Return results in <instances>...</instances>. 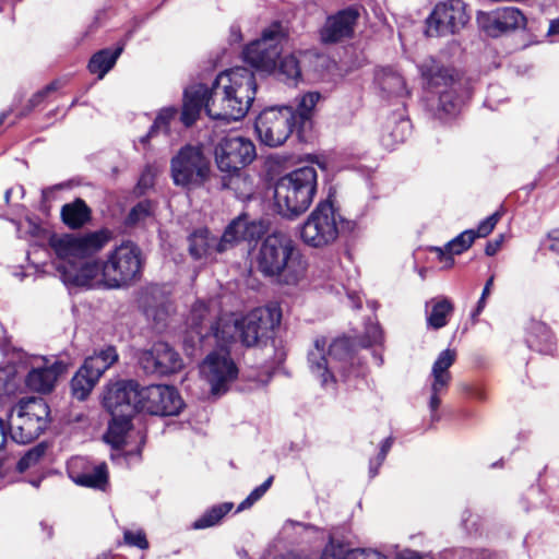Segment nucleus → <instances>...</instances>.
I'll return each mask as SVG.
<instances>
[{"instance_id":"obj_23","label":"nucleus","mask_w":559,"mask_h":559,"mask_svg":"<svg viewBox=\"0 0 559 559\" xmlns=\"http://www.w3.org/2000/svg\"><path fill=\"white\" fill-rule=\"evenodd\" d=\"M139 364L146 373L160 376L177 372L183 365L180 355L165 342H157L151 349L142 350Z\"/></svg>"},{"instance_id":"obj_48","label":"nucleus","mask_w":559,"mask_h":559,"mask_svg":"<svg viewBox=\"0 0 559 559\" xmlns=\"http://www.w3.org/2000/svg\"><path fill=\"white\" fill-rule=\"evenodd\" d=\"M343 559H388V557L377 549L356 548L348 550Z\"/></svg>"},{"instance_id":"obj_6","label":"nucleus","mask_w":559,"mask_h":559,"mask_svg":"<svg viewBox=\"0 0 559 559\" xmlns=\"http://www.w3.org/2000/svg\"><path fill=\"white\" fill-rule=\"evenodd\" d=\"M418 69L430 88L443 87V90L437 91L439 94L438 112L447 116L456 115L468 97V92L463 88V82L455 76L454 70L441 66L433 58L425 59Z\"/></svg>"},{"instance_id":"obj_38","label":"nucleus","mask_w":559,"mask_h":559,"mask_svg":"<svg viewBox=\"0 0 559 559\" xmlns=\"http://www.w3.org/2000/svg\"><path fill=\"white\" fill-rule=\"evenodd\" d=\"M23 378L13 365L0 367V396L14 395L21 389Z\"/></svg>"},{"instance_id":"obj_5","label":"nucleus","mask_w":559,"mask_h":559,"mask_svg":"<svg viewBox=\"0 0 559 559\" xmlns=\"http://www.w3.org/2000/svg\"><path fill=\"white\" fill-rule=\"evenodd\" d=\"M350 360L352 345L346 337L335 338L328 349L326 338L316 337L308 353L309 369L325 389H334L337 374L345 376Z\"/></svg>"},{"instance_id":"obj_35","label":"nucleus","mask_w":559,"mask_h":559,"mask_svg":"<svg viewBox=\"0 0 559 559\" xmlns=\"http://www.w3.org/2000/svg\"><path fill=\"white\" fill-rule=\"evenodd\" d=\"M63 223L72 229L81 228L91 218V210L81 199L67 203L61 209Z\"/></svg>"},{"instance_id":"obj_8","label":"nucleus","mask_w":559,"mask_h":559,"mask_svg":"<svg viewBox=\"0 0 559 559\" xmlns=\"http://www.w3.org/2000/svg\"><path fill=\"white\" fill-rule=\"evenodd\" d=\"M342 216L334 209L330 198L318 203L307 219L299 226V238L313 249L333 246L340 237Z\"/></svg>"},{"instance_id":"obj_26","label":"nucleus","mask_w":559,"mask_h":559,"mask_svg":"<svg viewBox=\"0 0 559 559\" xmlns=\"http://www.w3.org/2000/svg\"><path fill=\"white\" fill-rule=\"evenodd\" d=\"M178 117V109L174 106L162 108L150 127L147 133L134 142V147L139 152H143L147 157L154 150L157 139L160 134L169 136L171 133V124Z\"/></svg>"},{"instance_id":"obj_14","label":"nucleus","mask_w":559,"mask_h":559,"mask_svg":"<svg viewBox=\"0 0 559 559\" xmlns=\"http://www.w3.org/2000/svg\"><path fill=\"white\" fill-rule=\"evenodd\" d=\"M469 21L466 5L462 0L439 1L427 19V33L448 36L459 33Z\"/></svg>"},{"instance_id":"obj_31","label":"nucleus","mask_w":559,"mask_h":559,"mask_svg":"<svg viewBox=\"0 0 559 559\" xmlns=\"http://www.w3.org/2000/svg\"><path fill=\"white\" fill-rule=\"evenodd\" d=\"M427 325L433 330H439L448 324L454 307L448 298H435L426 304Z\"/></svg>"},{"instance_id":"obj_20","label":"nucleus","mask_w":559,"mask_h":559,"mask_svg":"<svg viewBox=\"0 0 559 559\" xmlns=\"http://www.w3.org/2000/svg\"><path fill=\"white\" fill-rule=\"evenodd\" d=\"M201 372L211 385L213 394H223L237 378L238 368L228 350H214L209 354L201 366Z\"/></svg>"},{"instance_id":"obj_57","label":"nucleus","mask_w":559,"mask_h":559,"mask_svg":"<svg viewBox=\"0 0 559 559\" xmlns=\"http://www.w3.org/2000/svg\"><path fill=\"white\" fill-rule=\"evenodd\" d=\"M549 249L559 252V229H554L548 235Z\"/></svg>"},{"instance_id":"obj_28","label":"nucleus","mask_w":559,"mask_h":559,"mask_svg":"<svg viewBox=\"0 0 559 559\" xmlns=\"http://www.w3.org/2000/svg\"><path fill=\"white\" fill-rule=\"evenodd\" d=\"M526 20L524 14L516 8H501L489 13L484 22V28L491 36L501 33L522 28Z\"/></svg>"},{"instance_id":"obj_17","label":"nucleus","mask_w":559,"mask_h":559,"mask_svg":"<svg viewBox=\"0 0 559 559\" xmlns=\"http://www.w3.org/2000/svg\"><path fill=\"white\" fill-rule=\"evenodd\" d=\"M215 156L221 171L235 175L255 158V146L246 138L227 136L217 146Z\"/></svg>"},{"instance_id":"obj_34","label":"nucleus","mask_w":559,"mask_h":559,"mask_svg":"<svg viewBox=\"0 0 559 559\" xmlns=\"http://www.w3.org/2000/svg\"><path fill=\"white\" fill-rule=\"evenodd\" d=\"M376 82L388 95L403 96L407 94L404 78L392 68H382L376 73Z\"/></svg>"},{"instance_id":"obj_62","label":"nucleus","mask_w":559,"mask_h":559,"mask_svg":"<svg viewBox=\"0 0 559 559\" xmlns=\"http://www.w3.org/2000/svg\"><path fill=\"white\" fill-rule=\"evenodd\" d=\"M230 36H231V40L237 43V41H240L241 40V33H240V28L238 26H235L233 25L230 27Z\"/></svg>"},{"instance_id":"obj_16","label":"nucleus","mask_w":559,"mask_h":559,"mask_svg":"<svg viewBox=\"0 0 559 559\" xmlns=\"http://www.w3.org/2000/svg\"><path fill=\"white\" fill-rule=\"evenodd\" d=\"M297 164L299 166L286 175H317V170L313 168V165H317L319 170L322 173L356 171L370 174L373 171L371 167L362 164L360 159L340 154L329 156L308 154L305 157L299 158Z\"/></svg>"},{"instance_id":"obj_51","label":"nucleus","mask_w":559,"mask_h":559,"mask_svg":"<svg viewBox=\"0 0 559 559\" xmlns=\"http://www.w3.org/2000/svg\"><path fill=\"white\" fill-rule=\"evenodd\" d=\"M60 86L61 84L59 81H53L46 85L43 90L32 96L29 99L31 107L34 108L38 106L49 93L57 91Z\"/></svg>"},{"instance_id":"obj_37","label":"nucleus","mask_w":559,"mask_h":559,"mask_svg":"<svg viewBox=\"0 0 559 559\" xmlns=\"http://www.w3.org/2000/svg\"><path fill=\"white\" fill-rule=\"evenodd\" d=\"M233 507L231 502H223L211 507L192 523V527L194 530H204L217 525L231 511Z\"/></svg>"},{"instance_id":"obj_54","label":"nucleus","mask_w":559,"mask_h":559,"mask_svg":"<svg viewBox=\"0 0 559 559\" xmlns=\"http://www.w3.org/2000/svg\"><path fill=\"white\" fill-rule=\"evenodd\" d=\"M392 445H393V438L392 437H388V438H385L382 441L381 447H380V452L377 455L378 456V465H382L383 464V462H384V460L386 457V454L391 450Z\"/></svg>"},{"instance_id":"obj_40","label":"nucleus","mask_w":559,"mask_h":559,"mask_svg":"<svg viewBox=\"0 0 559 559\" xmlns=\"http://www.w3.org/2000/svg\"><path fill=\"white\" fill-rule=\"evenodd\" d=\"M278 74L287 84H297L301 78L299 61L294 55L282 58L278 66Z\"/></svg>"},{"instance_id":"obj_10","label":"nucleus","mask_w":559,"mask_h":559,"mask_svg":"<svg viewBox=\"0 0 559 559\" xmlns=\"http://www.w3.org/2000/svg\"><path fill=\"white\" fill-rule=\"evenodd\" d=\"M143 257L140 247L124 241L111 250L104 261L105 286L119 288L140 278Z\"/></svg>"},{"instance_id":"obj_11","label":"nucleus","mask_w":559,"mask_h":559,"mask_svg":"<svg viewBox=\"0 0 559 559\" xmlns=\"http://www.w3.org/2000/svg\"><path fill=\"white\" fill-rule=\"evenodd\" d=\"M286 36V29L280 22L272 23L263 29L260 38L246 46L242 52L245 62L259 71L273 72Z\"/></svg>"},{"instance_id":"obj_27","label":"nucleus","mask_w":559,"mask_h":559,"mask_svg":"<svg viewBox=\"0 0 559 559\" xmlns=\"http://www.w3.org/2000/svg\"><path fill=\"white\" fill-rule=\"evenodd\" d=\"M259 233L255 222H249L247 215H240L233 219L219 238L218 251L226 252L237 243L245 240H253Z\"/></svg>"},{"instance_id":"obj_60","label":"nucleus","mask_w":559,"mask_h":559,"mask_svg":"<svg viewBox=\"0 0 559 559\" xmlns=\"http://www.w3.org/2000/svg\"><path fill=\"white\" fill-rule=\"evenodd\" d=\"M548 35H559V16L550 21Z\"/></svg>"},{"instance_id":"obj_12","label":"nucleus","mask_w":559,"mask_h":559,"mask_svg":"<svg viewBox=\"0 0 559 559\" xmlns=\"http://www.w3.org/2000/svg\"><path fill=\"white\" fill-rule=\"evenodd\" d=\"M296 126V115L292 107H269L255 119L254 128L260 141L270 146L282 145Z\"/></svg>"},{"instance_id":"obj_56","label":"nucleus","mask_w":559,"mask_h":559,"mask_svg":"<svg viewBox=\"0 0 559 559\" xmlns=\"http://www.w3.org/2000/svg\"><path fill=\"white\" fill-rule=\"evenodd\" d=\"M8 441V429L5 423L0 419V461L4 457V447Z\"/></svg>"},{"instance_id":"obj_52","label":"nucleus","mask_w":559,"mask_h":559,"mask_svg":"<svg viewBox=\"0 0 559 559\" xmlns=\"http://www.w3.org/2000/svg\"><path fill=\"white\" fill-rule=\"evenodd\" d=\"M492 285H493V276H490L485 284L481 296L477 302V307H476L475 311L472 313L473 318H476L477 316H479L480 312L484 310V308L486 306V299L490 295Z\"/></svg>"},{"instance_id":"obj_55","label":"nucleus","mask_w":559,"mask_h":559,"mask_svg":"<svg viewBox=\"0 0 559 559\" xmlns=\"http://www.w3.org/2000/svg\"><path fill=\"white\" fill-rule=\"evenodd\" d=\"M503 242V235H499L496 239L488 241L485 247V253L489 257L495 255Z\"/></svg>"},{"instance_id":"obj_13","label":"nucleus","mask_w":559,"mask_h":559,"mask_svg":"<svg viewBox=\"0 0 559 559\" xmlns=\"http://www.w3.org/2000/svg\"><path fill=\"white\" fill-rule=\"evenodd\" d=\"M117 359L118 354L112 346H108L99 353L87 357L71 380L73 396L80 401H84L103 373L110 368Z\"/></svg>"},{"instance_id":"obj_46","label":"nucleus","mask_w":559,"mask_h":559,"mask_svg":"<svg viewBox=\"0 0 559 559\" xmlns=\"http://www.w3.org/2000/svg\"><path fill=\"white\" fill-rule=\"evenodd\" d=\"M273 481V476H270L263 484L254 488L250 495L238 506L237 512L249 509L253 503L262 498V496L269 490Z\"/></svg>"},{"instance_id":"obj_25","label":"nucleus","mask_w":559,"mask_h":559,"mask_svg":"<svg viewBox=\"0 0 559 559\" xmlns=\"http://www.w3.org/2000/svg\"><path fill=\"white\" fill-rule=\"evenodd\" d=\"M210 158L200 145L186 144L170 159L171 175H207Z\"/></svg>"},{"instance_id":"obj_44","label":"nucleus","mask_w":559,"mask_h":559,"mask_svg":"<svg viewBox=\"0 0 559 559\" xmlns=\"http://www.w3.org/2000/svg\"><path fill=\"white\" fill-rule=\"evenodd\" d=\"M46 452V445L40 443L28 450L17 462V469L24 472L36 464L43 459Z\"/></svg>"},{"instance_id":"obj_49","label":"nucleus","mask_w":559,"mask_h":559,"mask_svg":"<svg viewBox=\"0 0 559 559\" xmlns=\"http://www.w3.org/2000/svg\"><path fill=\"white\" fill-rule=\"evenodd\" d=\"M123 540L129 546L138 547L140 549L148 548V542L143 531L133 532L126 530L123 532Z\"/></svg>"},{"instance_id":"obj_7","label":"nucleus","mask_w":559,"mask_h":559,"mask_svg":"<svg viewBox=\"0 0 559 559\" xmlns=\"http://www.w3.org/2000/svg\"><path fill=\"white\" fill-rule=\"evenodd\" d=\"M274 186V199L280 214L288 219H295L304 214L311 205L317 193V177H269Z\"/></svg>"},{"instance_id":"obj_59","label":"nucleus","mask_w":559,"mask_h":559,"mask_svg":"<svg viewBox=\"0 0 559 559\" xmlns=\"http://www.w3.org/2000/svg\"><path fill=\"white\" fill-rule=\"evenodd\" d=\"M429 250L431 252L436 253L437 259L439 260V262L443 261V259L448 255V251L445 250V246L444 247H431Z\"/></svg>"},{"instance_id":"obj_22","label":"nucleus","mask_w":559,"mask_h":559,"mask_svg":"<svg viewBox=\"0 0 559 559\" xmlns=\"http://www.w3.org/2000/svg\"><path fill=\"white\" fill-rule=\"evenodd\" d=\"M141 389L135 381H117L107 385L103 395V406L111 414L133 415L140 411Z\"/></svg>"},{"instance_id":"obj_1","label":"nucleus","mask_w":559,"mask_h":559,"mask_svg":"<svg viewBox=\"0 0 559 559\" xmlns=\"http://www.w3.org/2000/svg\"><path fill=\"white\" fill-rule=\"evenodd\" d=\"M257 93V82L252 71L236 67L219 73L211 88L202 83L185 90L180 120L191 127L204 108L215 120L236 121L245 117Z\"/></svg>"},{"instance_id":"obj_53","label":"nucleus","mask_w":559,"mask_h":559,"mask_svg":"<svg viewBox=\"0 0 559 559\" xmlns=\"http://www.w3.org/2000/svg\"><path fill=\"white\" fill-rule=\"evenodd\" d=\"M462 390L474 400L484 401L486 399L485 389L478 384L465 383L462 384Z\"/></svg>"},{"instance_id":"obj_64","label":"nucleus","mask_w":559,"mask_h":559,"mask_svg":"<svg viewBox=\"0 0 559 559\" xmlns=\"http://www.w3.org/2000/svg\"><path fill=\"white\" fill-rule=\"evenodd\" d=\"M191 178L192 177H179V176L173 177L176 186H187L190 182Z\"/></svg>"},{"instance_id":"obj_58","label":"nucleus","mask_w":559,"mask_h":559,"mask_svg":"<svg viewBox=\"0 0 559 559\" xmlns=\"http://www.w3.org/2000/svg\"><path fill=\"white\" fill-rule=\"evenodd\" d=\"M250 177H240V176H237V177H228V182H224V186H229V185H237V186H246L248 183V179Z\"/></svg>"},{"instance_id":"obj_3","label":"nucleus","mask_w":559,"mask_h":559,"mask_svg":"<svg viewBox=\"0 0 559 559\" xmlns=\"http://www.w3.org/2000/svg\"><path fill=\"white\" fill-rule=\"evenodd\" d=\"M257 265L264 276L286 285L298 284L307 271V263L294 241L281 233L267 235L262 240Z\"/></svg>"},{"instance_id":"obj_32","label":"nucleus","mask_w":559,"mask_h":559,"mask_svg":"<svg viewBox=\"0 0 559 559\" xmlns=\"http://www.w3.org/2000/svg\"><path fill=\"white\" fill-rule=\"evenodd\" d=\"M122 50L123 47L119 46L115 49L105 48L95 52L88 62V71L96 74L98 79H103L114 68Z\"/></svg>"},{"instance_id":"obj_33","label":"nucleus","mask_w":559,"mask_h":559,"mask_svg":"<svg viewBox=\"0 0 559 559\" xmlns=\"http://www.w3.org/2000/svg\"><path fill=\"white\" fill-rule=\"evenodd\" d=\"M112 419L109 423L108 430L104 436L107 443L111 444L115 449H120L126 444V437L130 430V421L133 415L121 414L111 415Z\"/></svg>"},{"instance_id":"obj_47","label":"nucleus","mask_w":559,"mask_h":559,"mask_svg":"<svg viewBox=\"0 0 559 559\" xmlns=\"http://www.w3.org/2000/svg\"><path fill=\"white\" fill-rule=\"evenodd\" d=\"M501 216H502V213L500 211H496L490 216H488L484 221H481L478 224L477 228L474 229L475 239L476 238H485L489 234H491V231L495 229L496 225L500 221Z\"/></svg>"},{"instance_id":"obj_21","label":"nucleus","mask_w":559,"mask_h":559,"mask_svg":"<svg viewBox=\"0 0 559 559\" xmlns=\"http://www.w3.org/2000/svg\"><path fill=\"white\" fill-rule=\"evenodd\" d=\"M456 359V352L454 349L447 348L442 350L436 361L432 365L431 373L429 377V400L428 407L431 413V419L438 420L437 414L441 399L448 392L449 385L452 380L450 367Z\"/></svg>"},{"instance_id":"obj_15","label":"nucleus","mask_w":559,"mask_h":559,"mask_svg":"<svg viewBox=\"0 0 559 559\" xmlns=\"http://www.w3.org/2000/svg\"><path fill=\"white\" fill-rule=\"evenodd\" d=\"M281 311L276 306L260 307L239 317L240 342L254 346L281 323Z\"/></svg>"},{"instance_id":"obj_36","label":"nucleus","mask_w":559,"mask_h":559,"mask_svg":"<svg viewBox=\"0 0 559 559\" xmlns=\"http://www.w3.org/2000/svg\"><path fill=\"white\" fill-rule=\"evenodd\" d=\"M75 484L103 489L108 480L107 466L105 463L98 464L92 468V471L80 473L78 475H71Z\"/></svg>"},{"instance_id":"obj_29","label":"nucleus","mask_w":559,"mask_h":559,"mask_svg":"<svg viewBox=\"0 0 559 559\" xmlns=\"http://www.w3.org/2000/svg\"><path fill=\"white\" fill-rule=\"evenodd\" d=\"M218 243L219 239L211 235L209 229H198L189 237V252L197 260H213L217 253H221Z\"/></svg>"},{"instance_id":"obj_18","label":"nucleus","mask_w":559,"mask_h":559,"mask_svg":"<svg viewBox=\"0 0 559 559\" xmlns=\"http://www.w3.org/2000/svg\"><path fill=\"white\" fill-rule=\"evenodd\" d=\"M183 407V401L176 388L153 384L141 388L140 411L156 416H176Z\"/></svg>"},{"instance_id":"obj_43","label":"nucleus","mask_w":559,"mask_h":559,"mask_svg":"<svg viewBox=\"0 0 559 559\" xmlns=\"http://www.w3.org/2000/svg\"><path fill=\"white\" fill-rule=\"evenodd\" d=\"M443 559H493L492 555L485 549H453L442 554Z\"/></svg>"},{"instance_id":"obj_2","label":"nucleus","mask_w":559,"mask_h":559,"mask_svg":"<svg viewBox=\"0 0 559 559\" xmlns=\"http://www.w3.org/2000/svg\"><path fill=\"white\" fill-rule=\"evenodd\" d=\"M108 241L107 230L52 235L49 238V247L56 255L52 263L62 282L73 286H105L104 262L95 255Z\"/></svg>"},{"instance_id":"obj_41","label":"nucleus","mask_w":559,"mask_h":559,"mask_svg":"<svg viewBox=\"0 0 559 559\" xmlns=\"http://www.w3.org/2000/svg\"><path fill=\"white\" fill-rule=\"evenodd\" d=\"M320 97L321 96L318 92H308L298 99L297 108L294 110L296 115V122L300 121L301 123H305L309 120Z\"/></svg>"},{"instance_id":"obj_63","label":"nucleus","mask_w":559,"mask_h":559,"mask_svg":"<svg viewBox=\"0 0 559 559\" xmlns=\"http://www.w3.org/2000/svg\"><path fill=\"white\" fill-rule=\"evenodd\" d=\"M453 254L448 252V255L441 261L443 269H451L454 265Z\"/></svg>"},{"instance_id":"obj_9","label":"nucleus","mask_w":559,"mask_h":559,"mask_svg":"<svg viewBox=\"0 0 559 559\" xmlns=\"http://www.w3.org/2000/svg\"><path fill=\"white\" fill-rule=\"evenodd\" d=\"M49 407L40 397L21 400L11 411L9 429L16 443H29L47 428Z\"/></svg>"},{"instance_id":"obj_19","label":"nucleus","mask_w":559,"mask_h":559,"mask_svg":"<svg viewBox=\"0 0 559 559\" xmlns=\"http://www.w3.org/2000/svg\"><path fill=\"white\" fill-rule=\"evenodd\" d=\"M70 362L58 358L29 357L26 361L29 370L24 378L25 384L32 391L48 393L55 388L58 377L67 371Z\"/></svg>"},{"instance_id":"obj_4","label":"nucleus","mask_w":559,"mask_h":559,"mask_svg":"<svg viewBox=\"0 0 559 559\" xmlns=\"http://www.w3.org/2000/svg\"><path fill=\"white\" fill-rule=\"evenodd\" d=\"M188 325L195 333L199 343L204 337L213 336L219 349L240 341L239 316L233 312L222 311V302L218 298L209 301L198 300L191 308Z\"/></svg>"},{"instance_id":"obj_50","label":"nucleus","mask_w":559,"mask_h":559,"mask_svg":"<svg viewBox=\"0 0 559 559\" xmlns=\"http://www.w3.org/2000/svg\"><path fill=\"white\" fill-rule=\"evenodd\" d=\"M383 335L382 330L378 323H369L366 325L365 332V345L371 346L382 342Z\"/></svg>"},{"instance_id":"obj_42","label":"nucleus","mask_w":559,"mask_h":559,"mask_svg":"<svg viewBox=\"0 0 559 559\" xmlns=\"http://www.w3.org/2000/svg\"><path fill=\"white\" fill-rule=\"evenodd\" d=\"M475 241L474 229H466L445 243L449 253L461 254L472 247Z\"/></svg>"},{"instance_id":"obj_45","label":"nucleus","mask_w":559,"mask_h":559,"mask_svg":"<svg viewBox=\"0 0 559 559\" xmlns=\"http://www.w3.org/2000/svg\"><path fill=\"white\" fill-rule=\"evenodd\" d=\"M152 215V206L148 201L139 202L129 212L126 223L129 226L138 225Z\"/></svg>"},{"instance_id":"obj_39","label":"nucleus","mask_w":559,"mask_h":559,"mask_svg":"<svg viewBox=\"0 0 559 559\" xmlns=\"http://www.w3.org/2000/svg\"><path fill=\"white\" fill-rule=\"evenodd\" d=\"M411 133V121L408 119H400L392 128L382 134L381 142L386 148H394L395 145L403 143Z\"/></svg>"},{"instance_id":"obj_61","label":"nucleus","mask_w":559,"mask_h":559,"mask_svg":"<svg viewBox=\"0 0 559 559\" xmlns=\"http://www.w3.org/2000/svg\"><path fill=\"white\" fill-rule=\"evenodd\" d=\"M381 465H378V456L376 459L370 460L369 462V474L370 477H374L380 468Z\"/></svg>"},{"instance_id":"obj_24","label":"nucleus","mask_w":559,"mask_h":559,"mask_svg":"<svg viewBox=\"0 0 559 559\" xmlns=\"http://www.w3.org/2000/svg\"><path fill=\"white\" fill-rule=\"evenodd\" d=\"M359 16V8L356 5L347 7L330 15L320 31L321 41L336 44L350 38Z\"/></svg>"},{"instance_id":"obj_30","label":"nucleus","mask_w":559,"mask_h":559,"mask_svg":"<svg viewBox=\"0 0 559 559\" xmlns=\"http://www.w3.org/2000/svg\"><path fill=\"white\" fill-rule=\"evenodd\" d=\"M526 343L530 348L542 354H552L555 349L554 335L549 328L539 321H532L528 326Z\"/></svg>"}]
</instances>
